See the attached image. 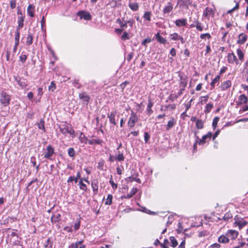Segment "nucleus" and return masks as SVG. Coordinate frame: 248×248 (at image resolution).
I'll return each instance as SVG.
<instances>
[{"mask_svg": "<svg viewBox=\"0 0 248 248\" xmlns=\"http://www.w3.org/2000/svg\"><path fill=\"white\" fill-rule=\"evenodd\" d=\"M144 141L145 143H147L150 138V136L147 132L144 133Z\"/></svg>", "mask_w": 248, "mask_h": 248, "instance_id": "obj_60", "label": "nucleus"}, {"mask_svg": "<svg viewBox=\"0 0 248 248\" xmlns=\"http://www.w3.org/2000/svg\"><path fill=\"white\" fill-rule=\"evenodd\" d=\"M190 27L191 28L195 27L196 29L200 31H202L203 30V26L202 24L199 22L198 20L195 21V24H191Z\"/></svg>", "mask_w": 248, "mask_h": 248, "instance_id": "obj_22", "label": "nucleus"}, {"mask_svg": "<svg viewBox=\"0 0 248 248\" xmlns=\"http://www.w3.org/2000/svg\"><path fill=\"white\" fill-rule=\"evenodd\" d=\"M175 25L178 27L185 26L186 25V19H177L175 22Z\"/></svg>", "mask_w": 248, "mask_h": 248, "instance_id": "obj_24", "label": "nucleus"}, {"mask_svg": "<svg viewBox=\"0 0 248 248\" xmlns=\"http://www.w3.org/2000/svg\"><path fill=\"white\" fill-rule=\"evenodd\" d=\"M215 9L214 8L207 7L203 12L202 16L205 18L209 20L210 18H213L215 16Z\"/></svg>", "mask_w": 248, "mask_h": 248, "instance_id": "obj_4", "label": "nucleus"}, {"mask_svg": "<svg viewBox=\"0 0 248 248\" xmlns=\"http://www.w3.org/2000/svg\"><path fill=\"white\" fill-rule=\"evenodd\" d=\"M116 22L117 23L119 24L120 27L122 29H123V30H124V28H126L127 27V23L126 21H125L124 22H123L122 19L118 18Z\"/></svg>", "mask_w": 248, "mask_h": 248, "instance_id": "obj_32", "label": "nucleus"}, {"mask_svg": "<svg viewBox=\"0 0 248 248\" xmlns=\"http://www.w3.org/2000/svg\"><path fill=\"white\" fill-rule=\"evenodd\" d=\"M152 15V13L151 11H146L143 14V18L146 21L150 22L151 20Z\"/></svg>", "mask_w": 248, "mask_h": 248, "instance_id": "obj_34", "label": "nucleus"}, {"mask_svg": "<svg viewBox=\"0 0 248 248\" xmlns=\"http://www.w3.org/2000/svg\"><path fill=\"white\" fill-rule=\"evenodd\" d=\"M19 61L22 62V63H24L27 59V55L22 52L20 56L19 57Z\"/></svg>", "mask_w": 248, "mask_h": 248, "instance_id": "obj_48", "label": "nucleus"}, {"mask_svg": "<svg viewBox=\"0 0 248 248\" xmlns=\"http://www.w3.org/2000/svg\"><path fill=\"white\" fill-rule=\"evenodd\" d=\"M52 223H56L61 220V215L59 213H53L50 218Z\"/></svg>", "mask_w": 248, "mask_h": 248, "instance_id": "obj_16", "label": "nucleus"}, {"mask_svg": "<svg viewBox=\"0 0 248 248\" xmlns=\"http://www.w3.org/2000/svg\"><path fill=\"white\" fill-rule=\"evenodd\" d=\"M176 123V121L173 117H172L168 121L167 124L165 126L166 130H169L173 127Z\"/></svg>", "mask_w": 248, "mask_h": 248, "instance_id": "obj_21", "label": "nucleus"}, {"mask_svg": "<svg viewBox=\"0 0 248 248\" xmlns=\"http://www.w3.org/2000/svg\"><path fill=\"white\" fill-rule=\"evenodd\" d=\"M212 137V133L211 132H208L206 134L202 136L201 139H200L197 136L196 143H198L199 145H204L206 143H208L211 140Z\"/></svg>", "mask_w": 248, "mask_h": 248, "instance_id": "obj_3", "label": "nucleus"}, {"mask_svg": "<svg viewBox=\"0 0 248 248\" xmlns=\"http://www.w3.org/2000/svg\"><path fill=\"white\" fill-rule=\"evenodd\" d=\"M50 238H48L46 243L44 244V247L46 248H52L53 243L50 241Z\"/></svg>", "mask_w": 248, "mask_h": 248, "instance_id": "obj_46", "label": "nucleus"}, {"mask_svg": "<svg viewBox=\"0 0 248 248\" xmlns=\"http://www.w3.org/2000/svg\"><path fill=\"white\" fill-rule=\"evenodd\" d=\"M77 15L79 16L80 19L83 18L86 20H90L92 19V16L89 12L79 11L77 13Z\"/></svg>", "mask_w": 248, "mask_h": 248, "instance_id": "obj_11", "label": "nucleus"}, {"mask_svg": "<svg viewBox=\"0 0 248 248\" xmlns=\"http://www.w3.org/2000/svg\"><path fill=\"white\" fill-rule=\"evenodd\" d=\"M38 127L40 129H42L44 132H46L45 126V121L44 120L41 119L40 122L37 124Z\"/></svg>", "mask_w": 248, "mask_h": 248, "instance_id": "obj_41", "label": "nucleus"}, {"mask_svg": "<svg viewBox=\"0 0 248 248\" xmlns=\"http://www.w3.org/2000/svg\"><path fill=\"white\" fill-rule=\"evenodd\" d=\"M92 187L94 194H96L98 192V181L94 179L92 181Z\"/></svg>", "mask_w": 248, "mask_h": 248, "instance_id": "obj_28", "label": "nucleus"}, {"mask_svg": "<svg viewBox=\"0 0 248 248\" xmlns=\"http://www.w3.org/2000/svg\"><path fill=\"white\" fill-rule=\"evenodd\" d=\"M33 35L31 33L29 32L27 37L26 42V45L28 46H31L33 43Z\"/></svg>", "mask_w": 248, "mask_h": 248, "instance_id": "obj_29", "label": "nucleus"}, {"mask_svg": "<svg viewBox=\"0 0 248 248\" xmlns=\"http://www.w3.org/2000/svg\"><path fill=\"white\" fill-rule=\"evenodd\" d=\"M121 38L122 40L125 41L126 40L129 39L130 37H129L128 33L126 31H124Z\"/></svg>", "mask_w": 248, "mask_h": 248, "instance_id": "obj_52", "label": "nucleus"}, {"mask_svg": "<svg viewBox=\"0 0 248 248\" xmlns=\"http://www.w3.org/2000/svg\"><path fill=\"white\" fill-rule=\"evenodd\" d=\"M218 241L219 243H226L229 242V239L227 235H222L218 237Z\"/></svg>", "mask_w": 248, "mask_h": 248, "instance_id": "obj_36", "label": "nucleus"}, {"mask_svg": "<svg viewBox=\"0 0 248 248\" xmlns=\"http://www.w3.org/2000/svg\"><path fill=\"white\" fill-rule=\"evenodd\" d=\"M154 105V103L151 99H149L148 100V104L146 108V114L150 116L153 113V110L152 109Z\"/></svg>", "mask_w": 248, "mask_h": 248, "instance_id": "obj_18", "label": "nucleus"}, {"mask_svg": "<svg viewBox=\"0 0 248 248\" xmlns=\"http://www.w3.org/2000/svg\"><path fill=\"white\" fill-rule=\"evenodd\" d=\"M79 187L81 189H82L84 191H86L87 190V187L85 184H84L82 182V180H80V181L79 182Z\"/></svg>", "mask_w": 248, "mask_h": 248, "instance_id": "obj_56", "label": "nucleus"}, {"mask_svg": "<svg viewBox=\"0 0 248 248\" xmlns=\"http://www.w3.org/2000/svg\"><path fill=\"white\" fill-rule=\"evenodd\" d=\"M228 70V68L227 66H223L219 71V74L221 76V75L224 73H225L227 70Z\"/></svg>", "mask_w": 248, "mask_h": 248, "instance_id": "obj_62", "label": "nucleus"}, {"mask_svg": "<svg viewBox=\"0 0 248 248\" xmlns=\"http://www.w3.org/2000/svg\"><path fill=\"white\" fill-rule=\"evenodd\" d=\"M128 6L130 9L133 11H137L139 9V4L138 2H129Z\"/></svg>", "mask_w": 248, "mask_h": 248, "instance_id": "obj_25", "label": "nucleus"}, {"mask_svg": "<svg viewBox=\"0 0 248 248\" xmlns=\"http://www.w3.org/2000/svg\"><path fill=\"white\" fill-rule=\"evenodd\" d=\"M247 35L244 33H241L238 36L237 43L240 45H243L247 42Z\"/></svg>", "mask_w": 248, "mask_h": 248, "instance_id": "obj_14", "label": "nucleus"}, {"mask_svg": "<svg viewBox=\"0 0 248 248\" xmlns=\"http://www.w3.org/2000/svg\"><path fill=\"white\" fill-rule=\"evenodd\" d=\"M236 53L239 61L243 62L244 60V53L240 48H238L236 50Z\"/></svg>", "mask_w": 248, "mask_h": 248, "instance_id": "obj_26", "label": "nucleus"}, {"mask_svg": "<svg viewBox=\"0 0 248 248\" xmlns=\"http://www.w3.org/2000/svg\"><path fill=\"white\" fill-rule=\"evenodd\" d=\"M248 102V97L245 94H242L238 97V100L236 101V104L238 106H240L243 104H247Z\"/></svg>", "mask_w": 248, "mask_h": 248, "instance_id": "obj_9", "label": "nucleus"}, {"mask_svg": "<svg viewBox=\"0 0 248 248\" xmlns=\"http://www.w3.org/2000/svg\"><path fill=\"white\" fill-rule=\"evenodd\" d=\"M10 7L12 9H13L16 7V0H11L10 1Z\"/></svg>", "mask_w": 248, "mask_h": 248, "instance_id": "obj_63", "label": "nucleus"}, {"mask_svg": "<svg viewBox=\"0 0 248 248\" xmlns=\"http://www.w3.org/2000/svg\"><path fill=\"white\" fill-rule=\"evenodd\" d=\"M105 161L103 160H101L98 163V166L97 167V169L100 170H104V165Z\"/></svg>", "mask_w": 248, "mask_h": 248, "instance_id": "obj_55", "label": "nucleus"}, {"mask_svg": "<svg viewBox=\"0 0 248 248\" xmlns=\"http://www.w3.org/2000/svg\"><path fill=\"white\" fill-rule=\"evenodd\" d=\"M234 219L235 220L234 224L237 225L240 224V222L243 220V218L239 217L238 215L234 217Z\"/></svg>", "mask_w": 248, "mask_h": 248, "instance_id": "obj_53", "label": "nucleus"}, {"mask_svg": "<svg viewBox=\"0 0 248 248\" xmlns=\"http://www.w3.org/2000/svg\"><path fill=\"white\" fill-rule=\"evenodd\" d=\"M88 142L90 145H102L103 141L101 139L96 138H94V137H93V138L89 140Z\"/></svg>", "mask_w": 248, "mask_h": 248, "instance_id": "obj_17", "label": "nucleus"}, {"mask_svg": "<svg viewBox=\"0 0 248 248\" xmlns=\"http://www.w3.org/2000/svg\"><path fill=\"white\" fill-rule=\"evenodd\" d=\"M27 14L31 17H33L35 16V7L32 4H29L27 8Z\"/></svg>", "mask_w": 248, "mask_h": 248, "instance_id": "obj_20", "label": "nucleus"}, {"mask_svg": "<svg viewBox=\"0 0 248 248\" xmlns=\"http://www.w3.org/2000/svg\"><path fill=\"white\" fill-rule=\"evenodd\" d=\"M11 100V96L5 91L0 93V103L4 107L9 105Z\"/></svg>", "mask_w": 248, "mask_h": 248, "instance_id": "obj_2", "label": "nucleus"}, {"mask_svg": "<svg viewBox=\"0 0 248 248\" xmlns=\"http://www.w3.org/2000/svg\"><path fill=\"white\" fill-rule=\"evenodd\" d=\"M247 224V222L246 221L242 220L240 222V224H238L237 226L240 230H241L243 227L246 226Z\"/></svg>", "mask_w": 248, "mask_h": 248, "instance_id": "obj_61", "label": "nucleus"}, {"mask_svg": "<svg viewBox=\"0 0 248 248\" xmlns=\"http://www.w3.org/2000/svg\"><path fill=\"white\" fill-rule=\"evenodd\" d=\"M20 29H16V31L15 32V43H19V38H20Z\"/></svg>", "mask_w": 248, "mask_h": 248, "instance_id": "obj_40", "label": "nucleus"}, {"mask_svg": "<svg viewBox=\"0 0 248 248\" xmlns=\"http://www.w3.org/2000/svg\"><path fill=\"white\" fill-rule=\"evenodd\" d=\"M151 42V39L150 38H146L141 42V45L146 46L147 43H149Z\"/></svg>", "mask_w": 248, "mask_h": 248, "instance_id": "obj_64", "label": "nucleus"}, {"mask_svg": "<svg viewBox=\"0 0 248 248\" xmlns=\"http://www.w3.org/2000/svg\"><path fill=\"white\" fill-rule=\"evenodd\" d=\"M219 121V118L217 116L215 117L213 120L212 122V127L214 129H215L217 128V123Z\"/></svg>", "mask_w": 248, "mask_h": 248, "instance_id": "obj_43", "label": "nucleus"}, {"mask_svg": "<svg viewBox=\"0 0 248 248\" xmlns=\"http://www.w3.org/2000/svg\"><path fill=\"white\" fill-rule=\"evenodd\" d=\"M170 41H178L180 40L181 43L183 44L186 42V39L183 37L176 32H174L170 35Z\"/></svg>", "mask_w": 248, "mask_h": 248, "instance_id": "obj_8", "label": "nucleus"}, {"mask_svg": "<svg viewBox=\"0 0 248 248\" xmlns=\"http://www.w3.org/2000/svg\"><path fill=\"white\" fill-rule=\"evenodd\" d=\"M227 59L228 62L230 64H233L235 63L238 64L239 63L238 60L233 52L229 53L227 54Z\"/></svg>", "mask_w": 248, "mask_h": 248, "instance_id": "obj_10", "label": "nucleus"}, {"mask_svg": "<svg viewBox=\"0 0 248 248\" xmlns=\"http://www.w3.org/2000/svg\"><path fill=\"white\" fill-rule=\"evenodd\" d=\"M177 98V96L170 94L168 97V100H167L166 102H167L168 100L170 101L171 102H173Z\"/></svg>", "mask_w": 248, "mask_h": 248, "instance_id": "obj_57", "label": "nucleus"}, {"mask_svg": "<svg viewBox=\"0 0 248 248\" xmlns=\"http://www.w3.org/2000/svg\"><path fill=\"white\" fill-rule=\"evenodd\" d=\"M170 241L171 246L173 248H175L178 245L177 241L174 236H170Z\"/></svg>", "mask_w": 248, "mask_h": 248, "instance_id": "obj_42", "label": "nucleus"}, {"mask_svg": "<svg viewBox=\"0 0 248 248\" xmlns=\"http://www.w3.org/2000/svg\"><path fill=\"white\" fill-rule=\"evenodd\" d=\"M232 85V82L228 79L222 82L219 86V90L222 92L227 91L230 89Z\"/></svg>", "mask_w": 248, "mask_h": 248, "instance_id": "obj_7", "label": "nucleus"}, {"mask_svg": "<svg viewBox=\"0 0 248 248\" xmlns=\"http://www.w3.org/2000/svg\"><path fill=\"white\" fill-rule=\"evenodd\" d=\"M221 78L220 75H217L215 78L212 80L210 86L211 89H214L217 83H218Z\"/></svg>", "mask_w": 248, "mask_h": 248, "instance_id": "obj_23", "label": "nucleus"}, {"mask_svg": "<svg viewBox=\"0 0 248 248\" xmlns=\"http://www.w3.org/2000/svg\"><path fill=\"white\" fill-rule=\"evenodd\" d=\"M239 8V3L238 2H237L236 3L235 6L233 8H232V9H231L227 11V14H232V12H233L234 11H235L236 10H238Z\"/></svg>", "mask_w": 248, "mask_h": 248, "instance_id": "obj_44", "label": "nucleus"}, {"mask_svg": "<svg viewBox=\"0 0 248 248\" xmlns=\"http://www.w3.org/2000/svg\"><path fill=\"white\" fill-rule=\"evenodd\" d=\"M156 39L157 41L161 44L165 45L167 43V40L166 39L162 37L159 32H158L156 35Z\"/></svg>", "mask_w": 248, "mask_h": 248, "instance_id": "obj_33", "label": "nucleus"}, {"mask_svg": "<svg viewBox=\"0 0 248 248\" xmlns=\"http://www.w3.org/2000/svg\"><path fill=\"white\" fill-rule=\"evenodd\" d=\"M54 153V148L51 145H48L46 147V152L45 155H52Z\"/></svg>", "mask_w": 248, "mask_h": 248, "instance_id": "obj_38", "label": "nucleus"}, {"mask_svg": "<svg viewBox=\"0 0 248 248\" xmlns=\"http://www.w3.org/2000/svg\"><path fill=\"white\" fill-rule=\"evenodd\" d=\"M173 9V4L171 1L168 2L162 10L163 14H169Z\"/></svg>", "mask_w": 248, "mask_h": 248, "instance_id": "obj_13", "label": "nucleus"}, {"mask_svg": "<svg viewBox=\"0 0 248 248\" xmlns=\"http://www.w3.org/2000/svg\"><path fill=\"white\" fill-rule=\"evenodd\" d=\"M238 232L234 230H229L226 233L228 238L230 237L231 239H235L238 236Z\"/></svg>", "mask_w": 248, "mask_h": 248, "instance_id": "obj_19", "label": "nucleus"}, {"mask_svg": "<svg viewBox=\"0 0 248 248\" xmlns=\"http://www.w3.org/2000/svg\"><path fill=\"white\" fill-rule=\"evenodd\" d=\"M244 78H245V80L246 82V83L242 84L241 85V87L244 91H246L248 94V75H245Z\"/></svg>", "mask_w": 248, "mask_h": 248, "instance_id": "obj_31", "label": "nucleus"}, {"mask_svg": "<svg viewBox=\"0 0 248 248\" xmlns=\"http://www.w3.org/2000/svg\"><path fill=\"white\" fill-rule=\"evenodd\" d=\"M79 98L88 104L90 100V96L88 95L86 92L80 93L78 95Z\"/></svg>", "mask_w": 248, "mask_h": 248, "instance_id": "obj_15", "label": "nucleus"}, {"mask_svg": "<svg viewBox=\"0 0 248 248\" xmlns=\"http://www.w3.org/2000/svg\"><path fill=\"white\" fill-rule=\"evenodd\" d=\"M137 192V189L136 188H133L130 192L128 193L126 195L124 196L123 198L125 199H130Z\"/></svg>", "mask_w": 248, "mask_h": 248, "instance_id": "obj_30", "label": "nucleus"}, {"mask_svg": "<svg viewBox=\"0 0 248 248\" xmlns=\"http://www.w3.org/2000/svg\"><path fill=\"white\" fill-rule=\"evenodd\" d=\"M17 14L18 15L17 17V23L18 26L16 27V29H21L24 26V22L25 18V15L23 14L22 11L20 9L18 10L17 12Z\"/></svg>", "mask_w": 248, "mask_h": 248, "instance_id": "obj_5", "label": "nucleus"}, {"mask_svg": "<svg viewBox=\"0 0 248 248\" xmlns=\"http://www.w3.org/2000/svg\"><path fill=\"white\" fill-rule=\"evenodd\" d=\"M138 121V118L136 114L133 111H131V115L128 121V126L130 128L134 127L135 124Z\"/></svg>", "mask_w": 248, "mask_h": 248, "instance_id": "obj_6", "label": "nucleus"}, {"mask_svg": "<svg viewBox=\"0 0 248 248\" xmlns=\"http://www.w3.org/2000/svg\"><path fill=\"white\" fill-rule=\"evenodd\" d=\"M204 122L201 119H197L196 122V127L198 129H201L203 128Z\"/></svg>", "mask_w": 248, "mask_h": 248, "instance_id": "obj_37", "label": "nucleus"}, {"mask_svg": "<svg viewBox=\"0 0 248 248\" xmlns=\"http://www.w3.org/2000/svg\"><path fill=\"white\" fill-rule=\"evenodd\" d=\"M112 195L111 194H108L106 199L105 204L109 205H110L112 203Z\"/></svg>", "mask_w": 248, "mask_h": 248, "instance_id": "obj_47", "label": "nucleus"}, {"mask_svg": "<svg viewBox=\"0 0 248 248\" xmlns=\"http://www.w3.org/2000/svg\"><path fill=\"white\" fill-rule=\"evenodd\" d=\"M179 77L180 78L179 80V87L180 88H185L187 84L188 79L186 76H184L181 74H179Z\"/></svg>", "mask_w": 248, "mask_h": 248, "instance_id": "obj_12", "label": "nucleus"}, {"mask_svg": "<svg viewBox=\"0 0 248 248\" xmlns=\"http://www.w3.org/2000/svg\"><path fill=\"white\" fill-rule=\"evenodd\" d=\"M115 114L111 112L109 114H108V117L109 118V122L113 125H116V123L115 120Z\"/></svg>", "mask_w": 248, "mask_h": 248, "instance_id": "obj_35", "label": "nucleus"}, {"mask_svg": "<svg viewBox=\"0 0 248 248\" xmlns=\"http://www.w3.org/2000/svg\"><path fill=\"white\" fill-rule=\"evenodd\" d=\"M214 105L212 103H209L206 105L204 108V112L205 114H208L213 108Z\"/></svg>", "mask_w": 248, "mask_h": 248, "instance_id": "obj_27", "label": "nucleus"}, {"mask_svg": "<svg viewBox=\"0 0 248 248\" xmlns=\"http://www.w3.org/2000/svg\"><path fill=\"white\" fill-rule=\"evenodd\" d=\"M208 99L209 96L208 95L201 96L199 98V103H200L201 105H203L208 101Z\"/></svg>", "mask_w": 248, "mask_h": 248, "instance_id": "obj_39", "label": "nucleus"}, {"mask_svg": "<svg viewBox=\"0 0 248 248\" xmlns=\"http://www.w3.org/2000/svg\"><path fill=\"white\" fill-rule=\"evenodd\" d=\"M243 72L245 73V75H248V60L244 64Z\"/></svg>", "mask_w": 248, "mask_h": 248, "instance_id": "obj_51", "label": "nucleus"}, {"mask_svg": "<svg viewBox=\"0 0 248 248\" xmlns=\"http://www.w3.org/2000/svg\"><path fill=\"white\" fill-rule=\"evenodd\" d=\"M74 84V86L78 89H79L81 87V84L79 83V80L78 79H75Z\"/></svg>", "mask_w": 248, "mask_h": 248, "instance_id": "obj_54", "label": "nucleus"}, {"mask_svg": "<svg viewBox=\"0 0 248 248\" xmlns=\"http://www.w3.org/2000/svg\"><path fill=\"white\" fill-rule=\"evenodd\" d=\"M60 132L64 135L69 134L72 137L75 136V132L70 124L64 123L59 125Z\"/></svg>", "mask_w": 248, "mask_h": 248, "instance_id": "obj_1", "label": "nucleus"}, {"mask_svg": "<svg viewBox=\"0 0 248 248\" xmlns=\"http://www.w3.org/2000/svg\"><path fill=\"white\" fill-rule=\"evenodd\" d=\"M56 88V86L54 81H51L50 84L48 87V90L49 91L54 92Z\"/></svg>", "mask_w": 248, "mask_h": 248, "instance_id": "obj_49", "label": "nucleus"}, {"mask_svg": "<svg viewBox=\"0 0 248 248\" xmlns=\"http://www.w3.org/2000/svg\"><path fill=\"white\" fill-rule=\"evenodd\" d=\"M193 101V99H191L187 103L184 104L185 107L186 108V111H187L191 107V102Z\"/></svg>", "mask_w": 248, "mask_h": 248, "instance_id": "obj_59", "label": "nucleus"}, {"mask_svg": "<svg viewBox=\"0 0 248 248\" xmlns=\"http://www.w3.org/2000/svg\"><path fill=\"white\" fill-rule=\"evenodd\" d=\"M211 38V35L209 33H202L200 35V38L201 39L205 40V39L207 38V39L210 40Z\"/></svg>", "mask_w": 248, "mask_h": 248, "instance_id": "obj_45", "label": "nucleus"}, {"mask_svg": "<svg viewBox=\"0 0 248 248\" xmlns=\"http://www.w3.org/2000/svg\"><path fill=\"white\" fill-rule=\"evenodd\" d=\"M245 106H243L241 109L239 110L240 113H242L243 112L248 111V104H245Z\"/></svg>", "mask_w": 248, "mask_h": 248, "instance_id": "obj_58", "label": "nucleus"}, {"mask_svg": "<svg viewBox=\"0 0 248 248\" xmlns=\"http://www.w3.org/2000/svg\"><path fill=\"white\" fill-rule=\"evenodd\" d=\"M31 162L32 164L34 167H36V170H38L39 169V167L40 164H38V165L36 166V162L35 160V158L34 156H32L31 158Z\"/></svg>", "mask_w": 248, "mask_h": 248, "instance_id": "obj_50", "label": "nucleus"}]
</instances>
